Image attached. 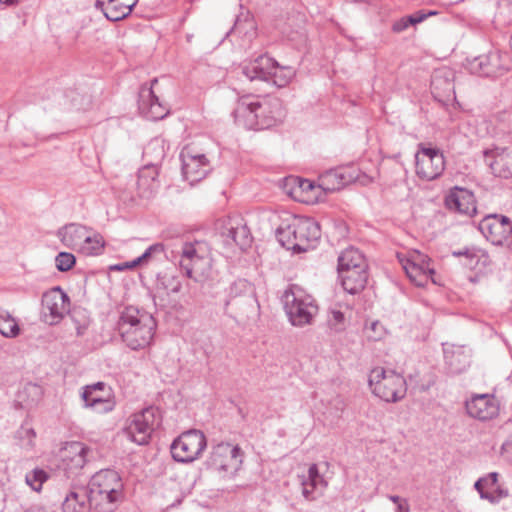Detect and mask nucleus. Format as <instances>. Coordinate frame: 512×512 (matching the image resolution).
<instances>
[{"label":"nucleus","mask_w":512,"mask_h":512,"mask_svg":"<svg viewBox=\"0 0 512 512\" xmlns=\"http://www.w3.org/2000/svg\"><path fill=\"white\" fill-rule=\"evenodd\" d=\"M368 267L364 255L356 248L350 247L341 252L338 257L337 268H355Z\"/></svg>","instance_id":"38"},{"label":"nucleus","mask_w":512,"mask_h":512,"mask_svg":"<svg viewBox=\"0 0 512 512\" xmlns=\"http://www.w3.org/2000/svg\"><path fill=\"white\" fill-rule=\"evenodd\" d=\"M20 332L19 325L14 317L6 311L0 310V333L7 338H14Z\"/></svg>","instance_id":"41"},{"label":"nucleus","mask_w":512,"mask_h":512,"mask_svg":"<svg viewBox=\"0 0 512 512\" xmlns=\"http://www.w3.org/2000/svg\"><path fill=\"white\" fill-rule=\"evenodd\" d=\"M410 16H411V18H412V23H413V25H414V24H418V23L422 22V21H423V20H425V19H426V17H427L425 14L410 15Z\"/></svg>","instance_id":"51"},{"label":"nucleus","mask_w":512,"mask_h":512,"mask_svg":"<svg viewBox=\"0 0 512 512\" xmlns=\"http://www.w3.org/2000/svg\"><path fill=\"white\" fill-rule=\"evenodd\" d=\"M284 311L291 325H311L319 312L316 299L299 285H290L282 295Z\"/></svg>","instance_id":"5"},{"label":"nucleus","mask_w":512,"mask_h":512,"mask_svg":"<svg viewBox=\"0 0 512 512\" xmlns=\"http://www.w3.org/2000/svg\"><path fill=\"white\" fill-rule=\"evenodd\" d=\"M183 178L191 185L204 179L211 170L207 157L191 147H184L180 153Z\"/></svg>","instance_id":"19"},{"label":"nucleus","mask_w":512,"mask_h":512,"mask_svg":"<svg viewBox=\"0 0 512 512\" xmlns=\"http://www.w3.org/2000/svg\"><path fill=\"white\" fill-rule=\"evenodd\" d=\"M18 445L27 451L34 449L36 444V432L28 424H23L15 434Z\"/></svg>","instance_id":"40"},{"label":"nucleus","mask_w":512,"mask_h":512,"mask_svg":"<svg viewBox=\"0 0 512 512\" xmlns=\"http://www.w3.org/2000/svg\"><path fill=\"white\" fill-rule=\"evenodd\" d=\"M89 496L84 490L71 491L65 497L62 509L63 512H88L90 508Z\"/></svg>","instance_id":"36"},{"label":"nucleus","mask_w":512,"mask_h":512,"mask_svg":"<svg viewBox=\"0 0 512 512\" xmlns=\"http://www.w3.org/2000/svg\"><path fill=\"white\" fill-rule=\"evenodd\" d=\"M285 116L279 99L245 94L238 98L233 111L238 126L249 130H263L280 123Z\"/></svg>","instance_id":"1"},{"label":"nucleus","mask_w":512,"mask_h":512,"mask_svg":"<svg viewBox=\"0 0 512 512\" xmlns=\"http://www.w3.org/2000/svg\"><path fill=\"white\" fill-rule=\"evenodd\" d=\"M75 263V256L69 252H60L55 257L56 268L61 272L69 271L74 267Z\"/></svg>","instance_id":"44"},{"label":"nucleus","mask_w":512,"mask_h":512,"mask_svg":"<svg viewBox=\"0 0 512 512\" xmlns=\"http://www.w3.org/2000/svg\"><path fill=\"white\" fill-rule=\"evenodd\" d=\"M452 254L455 257L462 258V265L474 272L473 276H469L471 283H478L490 271L491 259L489 254L480 247H465L454 251Z\"/></svg>","instance_id":"16"},{"label":"nucleus","mask_w":512,"mask_h":512,"mask_svg":"<svg viewBox=\"0 0 512 512\" xmlns=\"http://www.w3.org/2000/svg\"><path fill=\"white\" fill-rule=\"evenodd\" d=\"M350 311L348 306L336 304L328 310L327 325L334 332H342L346 329L349 323Z\"/></svg>","instance_id":"35"},{"label":"nucleus","mask_w":512,"mask_h":512,"mask_svg":"<svg viewBox=\"0 0 512 512\" xmlns=\"http://www.w3.org/2000/svg\"><path fill=\"white\" fill-rule=\"evenodd\" d=\"M234 34L244 33L249 39L256 35V25L252 19L246 18L245 20L238 19L232 29Z\"/></svg>","instance_id":"42"},{"label":"nucleus","mask_w":512,"mask_h":512,"mask_svg":"<svg viewBox=\"0 0 512 512\" xmlns=\"http://www.w3.org/2000/svg\"><path fill=\"white\" fill-rule=\"evenodd\" d=\"M445 361L452 373H461L469 366L470 357L463 348L458 347L445 350Z\"/></svg>","instance_id":"37"},{"label":"nucleus","mask_w":512,"mask_h":512,"mask_svg":"<svg viewBox=\"0 0 512 512\" xmlns=\"http://www.w3.org/2000/svg\"><path fill=\"white\" fill-rule=\"evenodd\" d=\"M365 334L369 340L379 341L385 337L386 329L379 321H372L366 326Z\"/></svg>","instance_id":"45"},{"label":"nucleus","mask_w":512,"mask_h":512,"mask_svg":"<svg viewBox=\"0 0 512 512\" xmlns=\"http://www.w3.org/2000/svg\"><path fill=\"white\" fill-rule=\"evenodd\" d=\"M354 179L348 168H337L323 173L319 177L323 198L327 193L340 190Z\"/></svg>","instance_id":"27"},{"label":"nucleus","mask_w":512,"mask_h":512,"mask_svg":"<svg viewBox=\"0 0 512 512\" xmlns=\"http://www.w3.org/2000/svg\"><path fill=\"white\" fill-rule=\"evenodd\" d=\"M86 229L84 225L70 223L60 228L56 235L64 246L77 252L85 237Z\"/></svg>","instance_id":"32"},{"label":"nucleus","mask_w":512,"mask_h":512,"mask_svg":"<svg viewBox=\"0 0 512 512\" xmlns=\"http://www.w3.org/2000/svg\"><path fill=\"white\" fill-rule=\"evenodd\" d=\"M124 499V483L111 469L100 470L89 482L90 504L98 512H113Z\"/></svg>","instance_id":"3"},{"label":"nucleus","mask_w":512,"mask_h":512,"mask_svg":"<svg viewBox=\"0 0 512 512\" xmlns=\"http://www.w3.org/2000/svg\"><path fill=\"white\" fill-rule=\"evenodd\" d=\"M279 243L288 250L305 252L316 246L321 237L318 222L308 217H297L276 230Z\"/></svg>","instance_id":"4"},{"label":"nucleus","mask_w":512,"mask_h":512,"mask_svg":"<svg viewBox=\"0 0 512 512\" xmlns=\"http://www.w3.org/2000/svg\"><path fill=\"white\" fill-rule=\"evenodd\" d=\"M81 399L85 408L92 409L96 413H109L116 406L112 390L104 382L83 387Z\"/></svg>","instance_id":"15"},{"label":"nucleus","mask_w":512,"mask_h":512,"mask_svg":"<svg viewBox=\"0 0 512 512\" xmlns=\"http://www.w3.org/2000/svg\"><path fill=\"white\" fill-rule=\"evenodd\" d=\"M415 174L426 182L438 179L446 168V160L441 149L420 143L415 153Z\"/></svg>","instance_id":"11"},{"label":"nucleus","mask_w":512,"mask_h":512,"mask_svg":"<svg viewBox=\"0 0 512 512\" xmlns=\"http://www.w3.org/2000/svg\"><path fill=\"white\" fill-rule=\"evenodd\" d=\"M137 266L138 265L136 263V260L134 259L132 261H126V262L114 264V265L110 266V269L112 271L122 272L125 270H132V269L136 268Z\"/></svg>","instance_id":"48"},{"label":"nucleus","mask_w":512,"mask_h":512,"mask_svg":"<svg viewBox=\"0 0 512 512\" xmlns=\"http://www.w3.org/2000/svg\"><path fill=\"white\" fill-rule=\"evenodd\" d=\"M389 500L392 501L396 506L397 505H401L405 502H407L408 500L405 499V498H401L400 496H397V495H389L388 496Z\"/></svg>","instance_id":"49"},{"label":"nucleus","mask_w":512,"mask_h":512,"mask_svg":"<svg viewBox=\"0 0 512 512\" xmlns=\"http://www.w3.org/2000/svg\"><path fill=\"white\" fill-rule=\"evenodd\" d=\"M499 478L500 475L497 472H490L478 478L474 483V489L480 499L496 505L509 496L508 488L500 482Z\"/></svg>","instance_id":"21"},{"label":"nucleus","mask_w":512,"mask_h":512,"mask_svg":"<svg viewBox=\"0 0 512 512\" xmlns=\"http://www.w3.org/2000/svg\"><path fill=\"white\" fill-rule=\"evenodd\" d=\"M445 207L454 213L472 217L477 212L474 194L461 187H454L445 196Z\"/></svg>","instance_id":"24"},{"label":"nucleus","mask_w":512,"mask_h":512,"mask_svg":"<svg viewBox=\"0 0 512 512\" xmlns=\"http://www.w3.org/2000/svg\"><path fill=\"white\" fill-rule=\"evenodd\" d=\"M25 512H54L52 509L50 508H38V509H35V510H28V511H25Z\"/></svg>","instance_id":"53"},{"label":"nucleus","mask_w":512,"mask_h":512,"mask_svg":"<svg viewBox=\"0 0 512 512\" xmlns=\"http://www.w3.org/2000/svg\"><path fill=\"white\" fill-rule=\"evenodd\" d=\"M70 310V299L60 288L54 287L42 296V318L49 325L58 324Z\"/></svg>","instance_id":"14"},{"label":"nucleus","mask_w":512,"mask_h":512,"mask_svg":"<svg viewBox=\"0 0 512 512\" xmlns=\"http://www.w3.org/2000/svg\"><path fill=\"white\" fill-rule=\"evenodd\" d=\"M397 258L407 277L416 286H425L429 281L436 283L432 277L435 271L431 259L426 254L418 250H408L397 253Z\"/></svg>","instance_id":"12"},{"label":"nucleus","mask_w":512,"mask_h":512,"mask_svg":"<svg viewBox=\"0 0 512 512\" xmlns=\"http://www.w3.org/2000/svg\"><path fill=\"white\" fill-rule=\"evenodd\" d=\"M368 386L375 397L387 403L399 402L404 399L407 393L405 378L394 370L380 366L370 370Z\"/></svg>","instance_id":"6"},{"label":"nucleus","mask_w":512,"mask_h":512,"mask_svg":"<svg viewBox=\"0 0 512 512\" xmlns=\"http://www.w3.org/2000/svg\"><path fill=\"white\" fill-rule=\"evenodd\" d=\"M479 230L493 245L502 246L512 238L511 220L498 214H489L479 223Z\"/></svg>","instance_id":"18"},{"label":"nucleus","mask_w":512,"mask_h":512,"mask_svg":"<svg viewBox=\"0 0 512 512\" xmlns=\"http://www.w3.org/2000/svg\"><path fill=\"white\" fill-rule=\"evenodd\" d=\"M180 290H181V284H180L179 282H177V283L175 284V286H173V287L171 288V292H172V293H178V292H180Z\"/></svg>","instance_id":"54"},{"label":"nucleus","mask_w":512,"mask_h":512,"mask_svg":"<svg viewBox=\"0 0 512 512\" xmlns=\"http://www.w3.org/2000/svg\"><path fill=\"white\" fill-rule=\"evenodd\" d=\"M510 68L509 56L499 51H490L469 62V70L473 74L486 77H500Z\"/></svg>","instance_id":"17"},{"label":"nucleus","mask_w":512,"mask_h":512,"mask_svg":"<svg viewBox=\"0 0 512 512\" xmlns=\"http://www.w3.org/2000/svg\"><path fill=\"white\" fill-rule=\"evenodd\" d=\"M207 448V438L201 430L182 432L170 445L172 458L178 463L189 464L202 457Z\"/></svg>","instance_id":"10"},{"label":"nucleus","mask_w":512,"mask_h":512,"mask_svg":"<svg viewBox=\"0 0 512 512\" xmlns=\"http://www.w3.org/2000/svg\"><path fill=\"white\" fill-rule=\"evenodd\" d=\"M223 234L240 248H245L250 245L251 239L249 230L239 217L228 219L227 227L226 230L223 231Z\"/></svg>","instance_id":"33"},{"label":"nucleus","mask_w":512,"mask_h":512,"mask_svg":"<svg viewBox=\"0 0 512 512\" xmlns=\"http://www.w3.org/2000/svg\"><path fill=\"white\" fill-rule=\"evenodd\" d=\"M179 265L188 278L201 281L212 267L209 245L204 241L186 242L182 246Z\"/></svg>","instance_id":"7"},{"label":"nucleus","mask_w":512,"mask_h":512,"mask_svg":"<svg viewBox=\"0 0 512 512\" xmlns=\"http://www.w3.org/2000/svg\"><path fill=\"white\" fill-rule=\"evenodd\" d=\"M274 67V59L261 55L256 59L245 63L242 67V74L249 80L269 81L271 78L270 70Z\"/></svg>","instance_id":"29"},{"label":"nucleus","mask_w":512,"mask_h":512,"mask_svg":"<svg viewBox=\"0 0 512 512\" xmlns=\"http://www.w3.org/2000/svg\"><path fill=\"white\" fill-rule=\"evenodd\" d=\"M503 449L507 452V453H511L512 454V436H511V439H509L504 445H503Z\"/></svg>","instance_id":"52"},{"label":"nucleus","mask_w":512,"mask_h":512,"mask_svg":"<svg viewBox=\"0 0 512 512\" xmlns=\"http://www.w3.org/2000/svg\"><path fill=\"white\" fill-rule=\"evenodd\" d=\"M158 168L155 165H147L141 168L137 177V192L139 197L149 199L159 188Z\"/></svg>","instance_id":"30"},{"label":"nucleus","mask_w":512,"mask_h":512,"mask_svg":"<svg viewBox=\"0 0 512 512\" xmlns=\"http://www.w3.org/2000/svg\"><path fill=\"white\" fill-rule=\"evenodd\" d=\"M157 79H153L150 86H142L139 92V111L147 119L160 120L169 112L167 106L161 103L153 91V85Z\"/></svg>","instance_id":"23"},{"label":"nucleus","mask_w":512,"mask_h":512,"mask_svg":"<svg viewBox=\"0 0 512 512\" xmlns=\"http://www.w3.org/2000/svg\"><path fill=\"white\" fill-rule=\"evenodd\" d=\"M410 25H413L411 16L403 17L393 24L394 32H402L406 30Z\"/></svg>","instance_id":"47"},{"label":"nucleus","mask_w":512,"mask_h":512,"mask_svg":"<svg viewBox=\"0 0 512 512\" xmlns=\"http://www.w3.org/2000/svg\"><path fill=\"white\" fill-rule=\"evenodd\" d=\"M104 247L105 241L102 235L87 227L85 237L77 252L85 256H97L102 254Z\"/></svg>","instance_id":"34"},{"label":"nucleus","mask_w":512,"mask_h":512,"mask_svg":"<svg viewBox=\"0 0 512 512\" xmlns=\"http://www.w3.org/2000/svg\"><path fill=\"white\" fill-rule=\"evenodd\" d=\"M328 483L320 474L317 464H311L306 474L301 476L302 494L307 500H314L326 489Z\"/></svg>","instance_id":"26"},{"label":"nucleus","mask_w":512,"mask_h":512,"mask_svg":"<svg viewBox=\"0 0 512 512\" xmlns=\"http://www.w3.org/2000/svg\"><path fill=\"white\" fill-rule=\"evenodd\" d=\"M163 252H164L163 244L155 243V244L149 246L142 255L135 258L136 263L138 266L147 265L151 261V259L154 255L161 254Z\"/></svg>","instance_id":"46"},{"label":"nucleus","mask_w":512,"mask_h":512,"mask_svg":"<svg viewBox=\"0 0 512 512\" xmlns=\"http://www.w3.org/2000/svg\"><path fill=\"white\" fill-rule=\"evenodd\" d=\"M47 473L42 469H34L26 475V483L34 490L40 491L42 484L47 480Z\"/></svg>","instance_id":"43"},{"label":"nucleus","mask_w":512,"mask_h":512,"mask_svg":"<svg viewBox=\"0 0 512 512\" xmlns=\"http://www.w3.org/2000/svg\"><path fill=\"white\" fill-rule=\"evenodd\" d=\"M486 164L495 176L512 177V148L494 147L484 151Z\"/></svg>","instance_id":"25"},{"label":"nucleus","mask_w":512,"mask_h":512,"mask_svg":"<svg viewBox=\"0 0 512 512\" xmlns=\"http://www.w3.org/2000/svg\"><path fill=\"white\" fill-rule=\"evenodd\" d=\"M270 72L271 78L269 81L278 87H284L288 85L295 76L294 68L290 66H280L275 60L274 67L270 70Z\"/></svg>","instance_id":"39"},{"label":"nucleus","mask_w":512,"mask_h":512,"mask_svg":"<svg viewBox=\"0 0 512 512\" xmlns=\"http://www.w3.org/2000/svg\"><path fill=\"white\" fill-rule=\"evenodd\" d=\"M244 453L237 444L221 442L214 445L207 459L210 469L222 477H234L241 469Z\"/></svg>","instance_id":"9"},{"label":"nucleus","mask_w":512,"mask_h":512,"mask_svg":"<svg viewBox=\"0 0 512 512\" xmlns=\"http://www.w3.org/2000/svg\"><path fill=\"white\" fill-rule=\"evenodd\" d=\"M19 0H0V2L4 3V4H7V5H12V4H15L17 3Z\"/></svg>","instance_id":"55"},{"label":"nucleus","mask_w":512,"mask_h":512,"mask_svg":"<svg viewBox=\"0 0 512 512\" xmlns=\"http://www.w3.org/2000/svg\"><path fill=\"white\" fill-rule=\"evenodd\" d=\"M117 326L125 345L137 351L152 344L157 322L149 312L135 306H127L121 311Z\"/></svg>","instance_id":"2"},{"label":"nucleus","mask_w":512,"mask_h":512,"mask_svg":"<svg viewBox=\"0 0 512 512\" xmlns=\"http://www.w3.org/2000/svg\"><path fill=\"white\" fill-rule=\"evenodd\" d=\"M138 0H96L95 6L111 21H119L127 17Z\"/></svg>","instance_id":"28"},{"label":"nucleus","mask_w":512,"mask_h":512,"mask_svg":"<svg viewBox=\"0 0 512 512\" xmlns=\"http://www.w3.org/2000/svg\"><path fill=\"white\" fill-rule=\"evenodd\" d=\"M395 512H410V506H409L408 501L401 505H397Z\"/></svg>","instance_id":"50"},{"label":"nucleus","mask_w":512,"mask_h":512,"mask_svg":"<svg viewBox=\"0 0 512 512\" xmlns=\"http://www.w3.org/2000/svg\"><path fill=\"white\" fill-rule=\"evenodd\" d=\"M89 447L79 441H70L63 444L59 450V469L73 477L79 474L87 463Z\"/></svg>","instance_id":"13"},{"label":"nucleus","mask_w":512,"mask_h":512,"mask_svg":"<svg viewBox=\"0 0 512 512\" xmlns=\"http://www.w3.org/2000/svg\"><path fill=\"white\" fill-rule=\"evenodd\" d=\"M285 192L295 201L305 204H316L323 201L321 187L314 182L296 176H290L284 182Z\"/></svg>","instance_id":"20"},{"label":"nucleus","mask_w":512,"mask_h":512,"mask_svg":"<svg viewBox=\"0 0 512 512\" xmlns=\"http://www.w3.org/2000/svg\"><path fill=\"white\" fill-rule=\"evenodd\" d=\"M467 414L480 421L494 419L499 414V402L492 394H473L465 401Z\"/></svg>","instance_id":"22"},{"label":"nucleus","mask_w":512,"mask_h":512,"mask_svg":"<svg viewBox=\"0 0 512 512\" xmlns=\"http://www.w3.org/2000/svg\"><path fill=\"white\" fill-rule=\"evenodd\" d=\"M342 287L350 294H356L361 291L367 281V267L358 269L337 268Z\"/></svg>","instance_id":"31"},{"label":"nucleus","mask_w":512,"mask_h":512,"mask_svg":"<svg viewBox=\"0 0 512 512\" xmlns=\"http://www.w3.org/2000/svg\"><path fill=\"white\" fill-rule=\"evenodd\" d=\"M161 421L158 409L147 407L132 414L122 429L123 435L132 443L146 445Z\"/></svg>","instance_id":"8"}]
</instances>
